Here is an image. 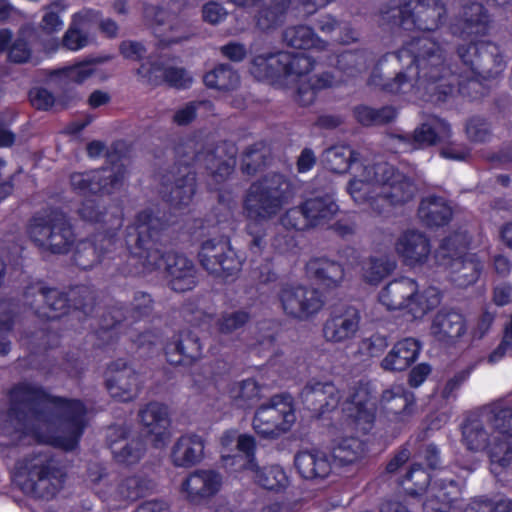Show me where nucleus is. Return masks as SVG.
<instances>
[{"label": "nucleus", "instance_id": "1", "mask_svg": "<svg viewBox=\"0 0 512 512\" xmlns=\"http://www.w3.org/2000/svg\"><path fill=\"white\" fill-rule=\"evenodd\" d=\"M459 56L463 71L459 75L448 74L441 48L429 36L423 35L396 55L400 62L412 58L414 64L384 84L383 89L402 94L408 101H443L454 93V83L457 82L460 94L476 99L484 94L482 80L496 78L505 68L499 48L486 41L472 42L467 48H459Z\"/></svg>", "mask_w": 512, "mask_h": 512}, {"label": "nucleus", "instance_id": "2", "mask_svg": "<svg viewBox=\"0 0 512 512\" xmlns=\"http://www.w3.org/2000/svg\"><path fill=\"white\" fill-rule=\"evenodd\" d=\"M9 404L8 411L0 413V435L9 437V443L31 433L73 450L88 424L87 409L80 400L51 396L29 382L10 390Z\"/></svg>", "mask_w": 512, "mask_h": 512}, {"label": "nucleus", "instance_id": "3", "mask_svg": "<svg viewBox=\"0 0 512 512\" xmlns=\"http://www.w3.org/2000/svg\"><path fill=\"white\" fill-rule=\"evenodd\" d=\"M164 224L149 211L137 214L134 224L128 228L126 244L135 257L148 269L164 267L169 284L176 292H185L196 285V268L186 256L160 249L159 237Z\"/></svg>", "mask_w": 512, "mask_h": 512}, {"label": "nucleus", "instance_id": "4", "mask_svg": "<svg viewBox=\"0 0 512 512\" xmlns=\"http://www.w3.org/2000/svg\"><path fill=\"white\" fill-rule=\"evenodd\" d=\"M293 195L291 180L284 174L270 172L254 181L246 190L243 209L250 220L267 222L283 210Z\"/></svg>", "mask_w": 512, "mask_h": 512}, {"label": "nucleus", "instance_id": "5", "mask_svg": "<svg viewBox=\"0 0 512 512\" xmlns=\"http://www.w3.org/2000/svg\"><path fill=\"white\" fill-rule=\"evenodd\" d=\"M186 4L187 0H161L160 5L142 4V19L158 39V47L181 44L196 34L189 19L180 14Z\"/></svg>", "mask_w": 512, "mask_h": 512}, {"label": "nucleus", "instance_id": "6", "mask_svg": "<svg viewBox=\"0 0 512 512\" xmlns=\"http://www.w3.org/2000/svg\"><path fill=\"white\" fill-rule=\"evenodd\" d=\"M365 183H369L370 188L363 187L365 199L360 203L368 201L379 214L388 211L390 206L409 201L415 193L413 183L387 163L372 166Z\"/></svg>", "mask_w": 512, "mask_h": 512}, {"label": "nucleus", "instance_id": "7", "mask_svg": "<svg viewBox=\"0 0 512 512\" xmlns=\"http://www.w3.org/2000/svg\"><path fill=\"white\" fill-rule=\"evenodd\" d=\"M65 478L59 461L49 453L39 452L23 461L19 486L26 495L50 500L62 489Z\"/></svg>", "mask_w": 512, "mask_h": 512}, {"label": "nucleus", "instance_id": "8", "mask_svg": "<svg viewBox=\"0 0 512 512\" xmlns=\"http://www.w3.org/2000/svg\"><path fill=\"white\" fill-rule=\"evenodd\" d=\"M379 301L388 310H404L414 319L422 318L440 303L438 289L429 287L418 290V284L410 278L390 282L379 294Z\"/></svg>", "mask_w": 512, "mask_h": 512}, {"label": "nucleus", "instance_id": "9", "mask_svg": "<svg viewBox=\"0 0 512 512\" xmlns=\"http://www.w3.org/2000/svg\"><path fill=\"white\" fill-rule=\"evenodd\" d=\"M463 442L468 450L485 452L489 459L490 472L500 478L512 469V441L504 440L489 426L480 422H469L463 428Z\"/></svg>", "mask_w": 512, "mask_h": 512}, {"label": "nucleus", "instance_id": "10", "mask_svg": "<svg viewBox=\"0 0 512 512\" xmlns=\"http://www.w3.org/2000/svg\"><path fill=\"white\" fill-rule=\"evenodd\" d=\"M28 234L39 248L52 254H67L76 241L69 217L59 210L35 215L30 221Z\"/></svg>", "mask_w": 512, "mask_h": 512}, {"label": "nucleus", "instance_id": "11", "mask_svg": "<svg viewBox=\"0 0 512 512\" xmlns=\"http://www.w3.org/2000/svg\"><path fill=\"white\" fill-rule=\"evenodd\" d=\"M467 243V235L457 233L444 240L435 256L439 265L450 271L451 280L460 287L475 283L483 267L479 257L468 251Z\"/></svg>", "mask_w": 512, "mask_h": 512}, {"label": "nucleus", "instance_id": "12", "mask_svg": "<svg viewBox=\"0 0 512 512\" xmlns=\"http://www.w3.org/2000/svg\"><path fill=\"white\" fill-rule=\"evenodd\" d=\"M445 7L439 0H392L382 11L383 20H399L407 30H433L445 15Z\"/></svg>", "mask_w": 512, "mask_h": 512}, {"label": "nucleus", "instance_id": "13", "mask_svg": "<svg viewBox=\"0 0 512 512\" xmlns=\"http://www.w3.org/2000/svg\"><path fill=\"white\" fill-rule=\"evenodd\" d=\"M22 304L42 319L55 320L66 315L70 308L69 293L48 287L38 279H28L21 290Z\"/></svg>", "mask_w": 512, "mask_h": 512}, {"label": "nucleus", "instance_id": "14", "mask_svg": "<svg viewBox=\"0 0 512 512\" xmlns=\"http://www.w3.org/2000/svg\"><path fill=\"white\" fill-rule=\"evenodd\" d=\"M295 420L291 396L276 394L256 409L252 424L257 434L277 438L287 432Z\"/></svg>", "mask_w": 512, "mask_h": 512}, {"label": "nucleus", "instance_id": "15", "mask_svg": "<svg viewBox=\"0 0 512 512\" xmlns=\"http://www.w3.org/2000/svg\"><path fill=\"white\" fill-rule=\"evenodd\" d=\"M237 148L231 142L201 145L192 152V156L186 155L188 166L193 164L197 168H203L207 173L220 183L225 181L234 171L236 165Z\"/></svg>", "mask_w": 512, "mask_h": 512}, {"label": "nucleus", "instance_id": "16", "mask_svg": "<svg viewBox=\"0 0 512 512\" xmlns=\"http://www.w3.org/2000/svg\"><path fill=\"white\" fill-rule=\"evenodd\" d=\"M325 167L335 173L351 171L353 178L349 182L348 192L355 202L365 199L363 187L370 188L365 178L371 173V167L361 162L357 155L347 146H335L325 151Z\"/></svg>", "mask_w": 512, "mask_h": 512}, {"label": "nucleus", "instance_id": "17", "mask_svg": "<svg viewBox=\"0 0 512 512\" xmlns=\"http://www.w3.org/2000/svg\"><path fill=\"white\" fill-rule=\"evenodd\" d=\"M162 185L161 194L175 207L190 204L196 192L195 173L188 166V161L173 164L159 174Z\"/></svg>", "mask_w": 512, "mask_h": 512}, {"label": "nucleus", "instance_id": "18", "mask_svg": "<svg viewBox=\"0 0 512 512\" xmlns=\"http://www.w3.org/2000/svg\"><path fill=\"white\" fill-rule=\"evenodd\" d=\"M201 266L211 275L226 279L241 269V261L228 242L222 238L208 239L199 251Z\"/></svg>", "mask_w": 512, "mask_h": 512}, {"label": "nucleus", "instance_id": "19", "mask_svg": "<svg viewBox=\"0 0 512 512\" xmlns=\"http://www.w3.org/2000/svg\"><path fill=\"white\" fill-rule=\"evenodd\" d=\"M283 311L297 319H307L318 312L320 295L316 289L282 285L278 294Z\"/></svg>", "mask_w": 512, "mask_h": 512}, {"label": "nucleus", "instance_id": "20", "mask_svg": "<svg viewBox=\"0 0 512 512\" xmlns=\"http://www.w3.org/2000/svg\"><path fill=\"white\" fill-rule=\"evenodd\" d=\"M106 385L110 395L122 402L133 400L140 388L135 370L122 359L109 365Z\"/></svg>", "mask_w": 512, "mask_h": 512}, {"label": "nucleus", "instance_id": "21", "mask_svg": "<svg viewBox=\"0 0 512 512\" xmlns=\"http://www.w3.org/2000/svg\"><path fill=\"white\" fill-rule=\"evenodd\" d=\"M394 249L403 263L411 268H419L426 265L431 252L427 237L415 230L403 232L397 238Z\"/></svg>", "mask_w": 512, "mask_h": 512}, {"label": "nucleus", "instance_id": "22", "mask_svg": "<svg viewBox=\"0 0 512 512\" xmlns=\"http://www.w3.org/2000/svg\"><path fill=\"white\" fill-rule=\"evenodd\" d=\"M138 416L155 448H163L170 439L168 409L158 402H150L139 410Z\"/></svg>", "mask_w": 512, "mask_h": 512}, {"label": "nucleus", "instance_id": "23", "mask_svg": "<svg viewBox=\"0 0 512 512\" xmlns=\"http://www.w3.org/2000/svg\"><path fill=\"white\" fill-rule=\"evenodd\" d=\"M114 244L115 235L113 233H97L91 238L81 240L75 248L74 262L82 269L92 268L112 251Z\"/></svg>", "mask_w": 512, "mask_h": 512}, {"label": "nucleus", "instance_id": "24", "mask_svg": "<svg viewBox=\"0 0 512 512\" xmlns=\"http://www.w3.org/2000/svg\"><path fill=\"white\" fill-rule=\"evenodd\" d=\"M165 354L170 364L189 365L201 358L202 343L196 332L184 330L167 343Z\"/></svg>", "mask_w": 512, "mask_h": 512}, {"label": "nucleus", "instance_id": "25", "mask_svg": "<svg viewBox=\"0 0 512 512\" xmlns=\"http://www.w3.org/2000/svg\"><path fill=\"white\" fill-rule=\"evenodd\" d=\"M222 485L221 475L210 469L196 470L185 479L183 491L190 502L199 503L214 496Z\"/></svg>", "mask_w": 512, "mask_h": 512}, {"label": "nucleus", "instance_id": "26", "mask_svg": "<svg viewBox=\"0 0 512 512\" xmlns=\"http://www.w3.org/2000/svg\"><path fill=\"white\" fill-rule=\"evenodd\" d=\"M359 312L355 308L338 306L324 327V336L331 341H344L355 335L359 328Z\"/></svg>", "mask_w": 512, "mask_h": 512}, {"label": "nucleus", "instance_id": "27", "mask_svg": "<svg viewBox=\"0 0 512 512\" xmlns=\"http://www.w3.org/2000/svg\"><path fill=\"white\" fill-rule=\"evenodd\" d=\"M91 195H110L123 185L126 169L122 163L86 171Z\"/></svg>", "mask_w": 512, "mask_h": 512}, {"label": "nucleus", "instance_id": "28", "mask_svg": "<svg viewBox=\"0 0 512 512\" xmlns=\"http://www.w3.org/2000/svg\"><path fill=\"white\" fill-rule=\"evenodd\" d=\"M294 0H272L258 6L253 16L254 28L263 34H271L279 29L286 21L288 10Z\"/></svg>", "mask_w": 512, "mask_h": 512}, {"label": "nucleus", "instance_id": "29", "mask_svg": "<svg viewBox=\"0 0 512 512\" xmlns=\"http://www.w3.org/2000/svg\"><path fill=\"white\" fill-rule=\"evenodd\" d=\"M76 213L82 221L100 225L105 229L104 234L113 233L116 236L117 230L122 226V219L119 215L110 212L94 199L82 201Z\"/></svg>", "mask_w": 512, "mask_h": 512}, {"label": "nucleus", "instance_id": "30", "mask_svg": "<svg viewBox=\"0 0 512 512\" xmlns=\"http://www.w3.org/2000/svg\"><path fill=\"white\" fill-rule=\"evenodd\" d=\"M278 66H280V79L289 83H296L308 79L309 73L315 67L312 61L304 53H290L278 51Z\"/></svg>", "mask_w": 512, "mask_h": 512}, {"label": "nucleus", "instance_id": "31", "mask_svg": "<svg viewBox=\"0 0 512 512\" xmlns=\"http://www.w3.org/2000/svg\"><path fill=\"white\" fill-rule=\"evenodd\" d=\"M203 454L204 441L200 436L183 435L173 445L171 459L175 466L190 467L199 463Z\"/></svg>", "mask_w": 512, "mask_h": 512}, {"label": "nucleus", "instance_id": "32", "mask_svg": "<svg viewBox=\"0 0 512 512\" xmlns=\"http://www.w3.org/2000/svg\"><path fill=\"white\" fill-rule=\"evenodd\" d=\"M451 136L448 123L444 120L431 116L421 123L413 133L414 148H422L447 141Z\"/></svg>", "mask_w": 512, "mask_h": 512}, {"label": "nucleus", "instance_id": "33", "mask_svg": "<svg viewBox=\"0 0 512 512\" xmlns=\"http://www.w3.org/2000/svg\"><path fill=\"white\" fill-rule=\"evenodd\" d=\"M344 409L349 417L354 418L357 424L363 425L362 430L366 431L368 429L366 425H370L375 415V402L368 387L366 385L359 386L351 399L346 402Z\"/></svg>", "mask_w": 512, "mask_h": 512}, {"label": "nucleus", "instance_id": "34", "mask_svg": "<svg viewBox=\"0 0 512 512\" xmlns=\"http://www.w3.org/2000/svg\"><path fill=\"white\" fill-rule=\"evenodd\" d=\"M466 331L463 316L455 311H441L433 319L431 332L441 341L453 342Z\"/></svg>", "mask_w": 512, "mask_h": 512}, {"label": "nucleus", "instance_id": "35", "mask_svg": "<svg viewBox=\"0 0 512 512\" xmlns=\"http://www.w3.org/2000/svg\"><path fill=\"white\" fill-rule=\"evenodd\" d=\"M418 352L419 345L415 339H402L393 346L381 365L385 370H405L416 360Z\"/></svg>", "mask_w": 512, "mask_h": 512}, {"label": "nucleus", "instance_id": "36", "mask_svg": "<svg viewBox=\"0 0 512 512\" xmlns=\"http://www.w3.org/2000/svg\"><path fill=\"white\" fill-rule=\"evenodd\" d=\"M245 468L252 472L255 483L265 489L280 491L289 484L285 471L279 465L259 467L255 460L250 459Z\"/></svg>", "mask_w": 512, "mask_h": 512}, {"label": "nucleus", "instance_id": "37", "mask_svg": "<svg viewBox=\"0 0 512 512\" xmlns=\"http://www.w3.org/2000/svg\"><path fill=\"white\" fill-rule=\"evenodd\" d=\"M429 499L424 504L425 512H456L452 502L456 499L458 488L453 481L447 486L434 484L430 487Z\"/></svg>", "mask_w": 512, "mask_h": 512}, {"label": "nucleus", "instance_id": "38", "mask_svg": "<svg viewBox=\"0 0 512 512\" xmlns=\"http://www.w3.org/2000/svg\"><path fill=\"white\" fill-rule=\"evenodd\" d=\"M418 213L426 225L441 226L449 221L452 211L443 198L427 197L421 201Z\"/></svg>", "mask_w": 512, "mask_h": 512}, {"label": "nucleus", "instance_id": "39", "mask_svg": "<svg viewBox=\"0 0 512 512\" xmlns=\"http://www.w3.org/2000/svg\"><path fill=\"white\" fill-rule=\"evenodd\" d=\"M489 426L501 439L512 438V404L503 400L493 403L488 414Z\"/></svg>", "mask_w": 512, "mask_h": 512}, {"label": "nucleus", "instance_id": "40", "mask_svg": "<svg viewBox=\"0 0 512 512\" xmlns=\"http://www.w3.org/2000/svg\"><path fill=\"white\" fill-rule=\"evenodd\" d=\"M204 83L209 88L232 91L240 84L238 72L229 64H219L204 75Z\"/></svg>", "mask_w": 512, "mask_h": 512}, {"label": "nucleus", "instance_id": "41", "mask_svg": "<svg viewBox=\"0 0 512 512\" xmlns=\"http://www.w3.org/2000/svg\"><path fill=\"white\" fill-rule=\"evenodd\" d=\"M228 394L232 403L241 409L251 407L261 398L260 387L253 379L232 383Z\"/></svg>", "mask_w": 512, "mask_h": 512}, {"label": "nucleus", "instance_id": "42", "mask_svg": "<svg viewBox=\"0 0 512 512\" xmlns=\"http://www.w3.org/2000/svg\"><path fill=\"white\" fill-rule=\"evenodd\" d=\"M18 314L19 305L14 300H0V356L7 355L11 349L7 333L12 330Z\"/></svg>", "mask_w": 512, "mask_h": 512}, {"label": "nucleus", "instance_id": "43", "mask_svg": "<svg viewBox=\"0 0 512 512\" xmlns=\"http://www.w3.org/2000/svg\"><path fill=\"white\" fill-rule=\"evenodd\" d=\"M269 157V149L263 142L248 146L242 154L241 170L244 174L253 176L266 165Z\"/></svg>", "mask_w": 512, "mask_h": 512}, {"label": "nucleus", "instance_id": "44", "mask_svg": "<svg viewBox=\"0 0 512 512\" xmlns=\"http://www.w3.org/2000/svg\"><path fill=\"white\" fill-rule=\"evenodd\" d=\"M396 268V261L388 256L370 258L363 267V278L366 282L377 285Z\"/></svg>", "mask_w": 512, "mask_h": 512}, {"label": "nucleus", "instance_id": "45", "mask_svg": "<svg viewBox=\"0 0 512 512\" xmlns=\"http://www.w3.org/2000/svg\"><path fill=\"white\" fill-rule=\"evenodd\" d=\"M488 29V17L482 5L473 3L464 11L463 28L461 35L467 38L475 35H484Z\"/></svg>", "mask_w": 512, "mask_h": 512}, {"label": "nucleus", "instance_id": "46", "mask_svg": "<svg viewBox=\"0 0 512 512\" xmlns=\"http://www.w3.org/2000/svg\"><path fill=\"white\" fill-rule=\"evenodd\" d=\"M283 41L296 49H310L318 42L317 34L306 25L287 27L282 34Z\"/></svg>", "mask_w": 512, "mask_h": 512}, {"label": "nucleus", "instance_id": "47", "mask_svg": "<svg viewBox=\"0 0 512 512\" xmlns=\"http://www.w3.org/2000/svg\"><path fill=\"white\" fill-rule=\"evenodd\" d=\"M111 449L114 458L118 462L128 465L137 463L146 450L144 441L139 437L132 438L123 445L116 440H112Z\"/></svg>", "mask_w": 512, "mask_h": 512}, {"label": "nucleus", "instance_id": "48", "mask_svg": "<svg viewBox=\"0 0 512 512\" xmlns=\"http://www.w3.org/2000/svg\"><path fill=\"white\" fill-rule=\"evenodd\" d=\"M155 487L151 479L142 476H131L123 479L118 485V494L124 500L135 501L146 496Z\"/></svg>", "mask_w": 512, "mask_h": 512}, {"label": "nucleus", "instance_id": "49", "mask_svg": "<svg viewBox=\"0 0 512 512\" xmlns=\"http://www.w3.org/2000/svg\"><path fill=\"white\" fill-rule=\"evenodd\" d=\"M67 9L62 0H55L44 7V14L39 23L41 32L46 35H53L60 32L64 26L61 13Z\"/></svg>", "mask_w": 512, "mask_h": 512}, {"label": "nucleus", "instance_id": "50", "mask_svg": "<svg viewBox=\"0 0 512 512\" xmlns=\"http://www.w3.org/2000/svg\"><path fill=\"white\" fill-rule=\"evenodd\" d=\"M277 56L278 52L255 56L250 65L251 74L258 80L280 79V66H278Z\"/></svg>", "mask_w": 512, "mask_h": 512}, {"label": "nucleus", "instance_id": "51", "mask_svg": "<svg viewBox=\"0 0 512 512\" xmlns=\"http://www.w3.org/2000/svg\"><path fill=\"white\" fill-rule=\"evenodd\" d=\"M251 320V314L245 309L223 312L217 320L221 334H232L242 329Z\"/></svg>", "mask_w": 512, "mask_h": 512}, {"label": "nucleus", "instance_id": "52", "mask_svg": "<svg viewBox=\"0 0 512 512\" xmlns=\"http://www.w3.org/2000/svg\"><path fill=\"white\" fill-rule=\"evenodd\" d=\"M355 116L363 125H376L393 120L396 116V111L392 107L375 110L367 106H361L355 110Z\"/></svg>", "mask_w": 512, "mask_h": 512}, {"label": "nucleus", "instance_id": "53", "mask_svg": "<svg viewBox=\"0 0 512 512\" xmlns=\"http://www.w3.org/2000/svg\"><path fill=\"white\" fill-rule=\"evenodd\" d=\"M71 307L82 310L84 313L92 311L95 304L94 291L84 285L71 288L69 291Z\"/></svg>", "mask_w": 512, "mask_h": 512}, {"label": "nucleus", "instance_id": "54", "mask_svg": "<svg viewBox=\"0 0 512 512\" xmlns=\"http://www.w3.org/2000/svg\"><path fill=\"white\" fill-rule=\"evenodd\" d=\"M429 481L430 475L422 468L414 465L401 484L408 493L416 495L425 490Z\"/></svg>", "mask_w": 512, "mask_h": 512}, {"label": "nucleus", "instance_id": "55", "mask_svg": "<svg viewBox=\"0 0 512 512\" xmlns=\"http://www.w3.org/2000/svg\"><path fill=\"white\" fill-rule=\"evenodd\" d=\"M297 91V100L302 106H310L315 102L320 90V76L312 75L306 80L300 81Z\"/></svg>", "mask_w": 512, "mask_h": 512}, {"label": "nucleus", "instance_id": "56", "mask_svg": "<svg viewBox=\"0 0 512 512\" xmlns=\"http://www.w3.org/2000/svg\"><path fill=\"white\" fill-rule=\"evenodd\" d=\"M166 67L158 62L142 63L137 69V75L144 83L158 86L165 83Z\"/></svg>", "mask_w": 512, "mask_h": 512}, {"label": "nucleus", "instance_id": "57", "mask_svg": "<svg viewBox=\"0 0 512 512\" xmlns=\"http://www.w3.org/2000/svg\"><path fill=\"white\" fill-rule=\"evenodd\" d=\"M363 452L362 443L356 438H349L334 449V458L341 463H351L355 461Z\"/></svg>", "mask_w": 512, "mask_h": 512}, {"label": "nucleus", "instance_id": "58", "mask_svg": "<svg viewBox=\"0 0 512 512\" xmlns=\"http://www.w3.org/2000/svg\"><path fill=\"white\" fill-rule=\"evenodd\" d=\"M295 466L299 474L307 480L317 477V452L301 451L295 456Z\"/></svg>", "mask_w": 512, "mask_h": 512}, {"label": "nucleus", "instance_id": "59", "mask_svg": "<svg viewBox=\"0 0 512 512\" xmlns=\"http://www.w3.org/2000/svg\"><path fill=\"white\" fill-rule=\"evenodd\" d=\"M61 43L62 46L67 50L78 51L88 46L90 43V37L85 31L72 24H69L68 29L65 31L62 37Z\"/></svg>", "mask_w": 512, "mask_h": 512}, {"label": "nucleus", "instance_id": "60", "mask_svg": "<svg viewBox=\"0 0 512 512\" xmlns=\"http://www.w3.org/2000/svg\"><path fill=\"white\" fill-rule=\"evenodd\" d=\"M107 59L108 58L87 60V61H83V62L77 63L75 65H72V66H67L68 67V78H70L71 81H73V83L81 84L94 74V72H95L94 65L96 63H103Z\"/></svg>", "mask_w": 512, "mask_h": 512}, {"label": "nucleus", "instance_id": "61", "mask_svg": "<svg viewBox=\"0 0 512 512\" xmlns=\"http://www.w3.org/2000/svg\"><path fill=\"white\" fill-rule=\"evenodd\" d=\"M211 107L212 103L208 100L189 102L175 112L173 121L178 125H187L194 120L198 109L208 110Z\"/></svg>", "mask_w": 512, "mask_h": 512}, {"label": "nucleus", "instance_id": "62", "mask_svg": "<svg viewBox=\"0 0 512 512\" xmlns=\"http://www.w3.org/2000/svg\"><path fill=\"white\" fill-rule=\"evenodd\" d=\"M300 213L305 220L302 229L316 227L320 219V199H307L300 207Z\"/></svg>", "mask_w": 512, "mask_h": 512}, {"label": "nucleus", "instance_id": "63", "mask_svg": "<svg viewBox=\"0 0 512 512\" xmlns=\"http://www.w3.org/2000/svg\"><path fill=\"white\" fill-rule=\"evenodd\" d=\"M31 54L32 51L27 40L23 37H18L8 50V59L13 63L22 64L30 60Z\"/></svg>", "mask_w": 512, "mask_h": 512}, {"label": "nucleus", "instance_id": "64", "mask_svg": "<svg viewBox=\"0 0 512 512\" xmlns=\"http://www.w3.org/2000/svg\"><path fill=\"white\" fill-rule=\"evenodd\" d=\"M153 308L152 299L150 295L144 292L135 293L132 308L129 311V317L133 320L140 319L144 316H147L151 313Z\"/></svg>", "mask_w": 512, "mask_h": 512}]
</instances>
